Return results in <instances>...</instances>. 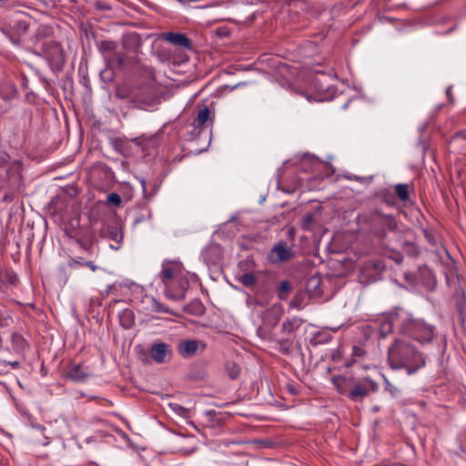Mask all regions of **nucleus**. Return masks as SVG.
<instances>
[{
    "label": "nucleus",
    "instance_id": "8",
    "mask_svg": "<svg viewBox=\"0 0 466 466\" xmlns=\"http://www.w3.org/2000/svg\"><path fill=\"white\" fill-rule=\"evenodd\" d=\"M294 256V251L284 241L276 244L269 252V260L272 263H280L289 260Z\"/></svg>",
    "mask_w": 466,
    "mask_h": 466
},
{
    "label": "nucleus",
    "instance_id": "50",
    "mask_svg": "<svg viewBox=\"0 0 466 466\" xmlns=\"http://www.w3.org/2000/svg\"><path fill=\"white\" fill-rule=\"evenodd\" d=\"M49 443H50V441H49V439H48L47 437H45V441H44L43 442H41V444H42L43 446H46V445H48Z\"/></svg>",
    "mask_w": 466,
    "mask_h": 466
},
{
    "label": "nucleus",
    "instance_id": "55",
    "mask_svg": "<svg viewBox=\"0 0 466 466\" xmlns=\"http://www.w3.org/2000/svg\"><path fill=\"white\" fill-rule=\"evenodd\" d=\"M238 414L240 416H252V414H250V413H244V412H238Z\"/></svg>",
    "mask_w": 466,
    "mask_h": 466
},
{
    "label": "nucleus",
    "instance_id": "56",
    "mask_svg": "<svg viewBox=\"0 0 466 466\" xmlns=\"http://www.w3.org/2000/svg\"><path fill=\"white\" fill-rule=\"evenodd\" d=\"M134 142H135L136 145H140V138H138V137L135 138Z\"/></svg>",
    "mask_w": 466,
    "mask_h": 466
},
{
    "label": "nucleus",
    "instance_id": "18",
    "mask_svg": "<svg viewBox=\"0 0 466 466\" xmlns=\"http://www.w3.org/2000/svg\"><path fill=\"white\" fill-rule=\"evenodd\" d=\"M106 234L112 240H114L118 245L122 242L124 238L122 226L117 222L107 226Z\"/></svg>",
    "mask_w": 466,
    "mask_h": 466
},
{
    "label": "nucleus",
    "instance_id": "29",
    "mask_svg": "<svg viewBox=\"0 0 466 466\" xmlns=\"http://www.w3.org/2000/svg\"><path fill=\"white\" fill-rule=\"evenodd\" d=\"M381 194V198H382V200L389 206H394L396 201H395V197L394 195L388 189H385V190H382L380 192Z\"/></svg>",
    "mask_w": 466,
    "mask_h": 466
},
{
    "label": "nucleus",
    "instance_id": "24",
    "mask_svg": "<svg viewBox=\"0 0 466 466\" xmlns=\"http://www.w3.org/2000/svg\"><path fill=\"white\" fill-rule=\"evenodd\" d=\"M22 416L27 419L28 424L31 427L38 429L41 431H44L45 427L36 421L35 416L29 411V410H22Z\"/></svg>",
    "mask_w": 466,
    "mask_h": 466
},
{
    "label": "nucleus",
    "instance_id": "26",
    "mask_svg": "<svg viewBox=\"0 0 466 466\" xmlns=\"http://www.w3.org/2000/svg\"><path fill=\"white\" fill-rule=\"evenodd\" d=\"M226 370H227L228 375L229 376V378L231 380L237 379L240 372V369H239L238 365H237L235 362H230V361L227 362Z\"/></svg>",
    "mask_w": 466,
    "mask_h": 466
},
{
    "label": "nucleus",
    "instance_id": "49",
    "mask_svg": "<svg viewBox=\"0 0 466 466\" xmlns=\"http://www.w3.org/2000/svg\"><path fill=\"white\" fill-rule=\"evenodd\" d=\"M143 220H144V218L142 217H137L135 218L134 224L137 225V224L142 222Z\"/></svg>",
    "mask_w": 466,
    "mask_h": 466
},
{
    "label": "nucleus",
    "instance_id": "22",
    "mask_svg": "<svg viewBox=\"0 0 466 466\" xmlns=\"http://www.w3.org/2000/svg\"><path fill=\"white\" fill-rule=\"evenodd\" d=\"M291 289V285L289 280H283L279 283L278 288V298L280 300H285Z\"/></svg>",
    "mask_w": 466,
    "mask_h": 466
},
{
    "label": "nucleus",
    "instance_id": "2",
    "mask_svg": "<svg viewBox=\"0 0 466 466\" xmlns=\"http://www.w3.org/2000/svg\"><path fill=\"white\" fill-rule=\"evenodd\" d=\"M388 362L392 370H405L413 375L426 366V357L407 339L395 338L388 348Z\"/></svg>",
    "mask_w": 466,
    "mask_h": 466
},
{
    "label": "nucleus",
    "instance_id": "36",
    "mask_svg": "<svg viewBox=\"0 0 466 466\" xmlns=\"http://www.w3.org/2000/svg\"><path fill=\"white\" fill-rule=\"evenodd\" d=\"M110 58L113 61H115L119 66H122L125 63L124 56L116 52H115Z\"/></svg>",
    "mask_w": 466,
    "mask_h": 466
},
{
    "label": "nucleus",
    "instance_id": "19",
    "mask_svg": "<svg viewBox=\"0 0 466 466\" xmlns=\"http://www.w3.org/2000/svg\"><path fill=\"white\" fill-rule=\"evenodd\" d=\"M209 115H210V110L208 106H204L203 108H201L198 111L197 117L194 119V123H193L194 127L197 128H200V127H204V125L209 119Z\"/></svg>",
    "mask_w": 466,
    "mask_h": 466
},
{
    "label": "nucleus",
    "instance_id": "9",
    "mask_svg": "<svg viewBox=\"0 0 466 466\" xmlns=\"http://www.w3.org/2000/svg\"><path fill=\"white\" fill-rule=\"evenodd\" d=\"M378 228H384L388 233L393 234L395 240H400L402 230L399 228V223L394 216L390 214H380L378 218Z\"/></svg>",
    "mask_w": 466,
    "mask_h": 466
},
{
    "label": "nucleus",
    "instance_id": "52",
    "mask_svg": "<svg viewBox=\"0 0 466 466\" xmlns=\"http://www.w3.org/2000/svg\"><path fill=\"white\" fill-rule=\"evenodd\" d=\"M10 365H11L13 368H17V367L19 366V362H18V361L10 362Z\"/></svg>",
    "mask_w": 466,
    "mask_h": 466
},
{
    "label": "nucleus",
    "instance_id": "46",
    "mask_svg": "<svg viewBox=\"0 0 466 466\" xmlns=\"http://www.w3.org/2000/svg\"><path fill=\"white\" fill-rule=\"evenodd\" d=\"M457 137H462L466 139V130H461L456 133L455 135Z\"/></svg>",
    "mask_w": 466,
    "mask_h": 466
},
{
    "label": "nucleus",
    "instance_id": "20",
    "mask_svg": "<svg viewBox=\"0 0 466 466\" xmlns=\"http://www.w3.org/2000/svg\"><path fill=\"white\" fill-rule=\"evenodd\" d=\"M307 298L308 296L306 292L302 290L298 291L290 301V307L297 309H302L306 306Z\"/></svg>",
    "mask_w": 466,
    "mask_h": 466
},
{
    "label": "nucleus",
    "instance_id": "40",
    "mask_svg": "<svg viewBox=\"0 0 466 466\" xmlns=\"http://www.w3.org/2000/svg\"><path fill=\"white\" fill-rule=\"evenodd\" d=\"M6 316L5 312L3 309H0V327L5 326L6 323Z\"/></svg>",
    "mask_w": 466,
    "mask_h": 466
},
{
    "label": "nucleus",
    "instance_id": "57",
    "mask_svg": "<svg viewBox=\"0 0 466 466\" xmlns=\"http://www.w3.org/2000/svg\"><path fill=\"white\" fill-rule=\"evenodd\" d=\"M294 233V228L289 229V234L291 236Z\"/></svg>",
    "mask_w": 466,
    "mask_h": 466
},
{
    "label": "nucleus",
    "instance_id": "37",
    "mask_svg": "<svg viewBox=\"0 0 466 466\" xmlns=\"http://www.w3.org/2000/svg\"><path fill=\"white\" fill-rule=\"evenodd\" d=\"M140 184L142 186V188H143V193H144V196L146 198H149L151 197L154 196L155 192H151V193H147V182H146V179L145 178H141L140 179Z\"/></svg>",
    "mask_w": 466,
    "mask_h": 466
},
{
    "label": "nucleus",
    "instance_id": "27",
    "mask_svg": "<svg viewBox=\"0 0 466 466\" xmlns=\"http://www.w3.org/2000/svg\"><path fill=\"white\" fill-rule=\"evenodd\" d=\"M298 328L299 325L296 320L287 319L282 323L281 331L283 333H292Z\"/></svg>",
    "mask_w": 466,
    "mask_h": 466
},
{
    "label": "nucleus",
    "instance_id": "6",
    "mask_svg": "<svg viewBox=\"0 0 466 466\" xmlns=\"http://www.w3.org/2000/svg\"><path fill=\"white\" fill-rule=\"evenodd\" d=\"M183 265L177 260L165 259L162 263V269L158 273V278L167 287H170L174 279L182 273Z\"/></svg>",
    "mask_w": 466,
    "mask_h": 466
},
{
    "label": "nucleus",
    "instance_id": "17",
    "mask_svg": "<svg viewBox=\"0 0 466 466\" xmlns=\"http://www.w3.org/2000/svg\"><path fill=\"white\" fill-rule=\"evenodd\" d=\"M332 339V335L329 329H322L315 332L310 338V344L314 347L329 343Z\"/></svg>",
    "mask_w": 466,
    "mask_h": 466
},
{
    "label": "nucleus",
    "instance_id": "4",
    "mask_svg": "<svg viewBox=\"0 0 466 466\" xmlns=\"http://www.w3.org/2000/svg\"><path fill=\"white\" fill-rule=\"evenodd\" d=\"M374 236L378 238L383 254L397 264H401L403 255L400 250V242L394 239L393 234L388 233L384 228H374Z\"/></svg>",
    "mask_w": 466,
    "mask_h": 466
},
{
    "label": "nucleus",
    "instance_id": "11",
    "mask_svg": "<svg viewBox=\"0 0 466 466\" xmlns=\"http://www.w3.org/2000/svg\"><path fill=\"white\" fill-rule=\"evenodd\" d=\"M149 355L157 363H165L172 357L170 346L165 342H155L149 349Z\"/></svg>",
    "mask_w": 466,
    "mask_h": 466
},
{
    "label": "nucleus",
    "instance_id": "30",
    "mask_svg": "<svg viewBox=\"0 0 466 466\" xmlns=\"http://www.w3.org/2000/svg\"><path fill=\"white\" fill-rule=\"evenodd\" d=\"M384 382L385 390L390 392L392 397H398L400 391V389L394 386L392 383H390V381L387 378H384Z\"/></svg>",
    "mask_w": 466,
    "mask_h": 466
},
{
    "label": "nucleus",
    "instance_id": "58",
    "mask_svg": "<svg viewBox=\"0 0 466 466\" xmlns=\"http://www.w3.org/2000/svg\"><path fill=\"white\" fill-rule=\"evenodd\" d=\"M310 281H316V282H317V284H319V279H310Z\"/></svg>",
    "mask_w": 466,
    "mask_h": 466
},
{
    "label": "nucleus",
    "instance_id": "47",
    "mask_svg": "<svg viewBox=\"0 0 466 466\" xmlns=\"http://www.w3.org/2000/svg\"><path fill=\"white\" fill-rule=\"evenodd\" d=\"M96 402L97 405H100V406H106L107 405V400H96Z\"/></svg>",
    "mask_w": 466,
    "mask_h": 466
},
{
    "label": "nucleus",
    "instance_id": "13",
    "mask_svg": "<svg viewBox=\"0 0 466 466\" xmlns=\"http://www.w3.org/2000/svg\"><path fill=\"white\" fill-rule=\"evenodd\" d=\"M160 38L172 44L175 46L183 47L185 49L192 48V41L184 33H162Z\"/></svg>",
    "mask_w": 466,
    "mask_h": 466
},
{
    "label": "nucleus",
    "instance_id": "23",
    "mask_svg": "<svg viewBox=\"0 0 466 466\" xmlns=\"http://www.w3.org/2000/svg\"><path fill=\"white\" fill-rule=\"evenodd\" d=\"M134 314L129 309H125L120 316V323L125 329L131 328L133 324Z\"/></svg>",
    "mask_w": 466,
    "mask_h": 466
},
{
    "label": "nucleus",
    "instance_id": "61",
    "mask_svg": "<svg viewBox=\"0 0 466 466\" xmlns=\"http://www.w3.org/2000/svg\"><path fill=\"white\" fill-rule=\"evenodd\" d=\"M3 5V0H0V5Z\"/></svg>",
    "mask_w": 466,
    "mask_h": 466
},
{
    "label": "nucleus",
    "instance_id": "42",
    "mask_svg": "<svg viewBox=\"0 0 466 466\" xmlns=\"http://www.w3.org/2000/svg\"><path fill=\"white\" fill-rule=\"evenodd\" d=\"M155 309L158 312H166V309L164 306L157 301H155Z\"/></svg>",
    "mask_w": 466,
    "mask_h": 466
},
{
    "label": "nucleus",
    "instance_id": "39",
    "mask_svg": "<svg viewBox=\"0 0 466 466\" xmlns=\"http://www.w3.org/2000/svg\"><path fill=\"white\" fill-rule=\"evenodd\" d=\"M104 435L100 432H97L96 435L94 436H90V437H87L86 438L85 441L86 443H91V442H94V441H96L98 439H101Z\"/></svg>",
    "mask_w": 466,
    "mask_h": 466
},
{
    "label": "nucleus",
    "instance_id": "31",
    "mask_svg": "<svg viewBox=\"0 0 466 466\" xmlns=\"http://www.w3.org/2000/svg\"><path fill=\"white\" fill-rule=\"evenodd\" d=\"M217 416L216 410H205L203 412V417L206 420V423L209 424L210 426H214L213 420Z\"/></svg>",
    "mask_w": 466,
    "mask_h": 466
},
{
    "label": "nucleus",
    "instance_id": "59",
    "mask_svg": "<svg viewBox=\"0 0 466 466\" xmlns=\"http://www.w3.org/2000/svg\"><path fill=\"white\" fill-rule=\"evenodd\" d=\"M110 248H114V249H118L119 248V246H113L112 244L110 245Z\"/></svg>",
    "mask_w": 466,
    "mask_h": 466
},
{
    "label": "nucleus",
    "instance_id": "54",
    "mask_svg": "<svg viewBox=\"0 0 466 466\" xmlns=\"http://www.w3.org/2000/svg\"><path fill=\"white\" fill-rule=\"evenodd\" d=\"M374 267H375L376 268H381V262H380V261L376 262V263L374 264Z\"/></svg>",
    "mask_w": 466,
    "mask_h": 466
},
{
    "label": "nucleus",
    "instance_id": "16",
    "mask_svg": "<svg viewBox=\"0 0 466 466\" xmlns=\"http://www.w3.org/2000/svg\"><path fill=\"white\" fill-rule=\"evenodd\" d=\"M198 348V341L191 339V340H183L178 344V352L183 358H189L193 356Z\"/></svg>",
    "mask_w": 466,
    "mask_h": 466
},
{
    "label": "nucleus",
    "instance_id": "14",
    "mask_svg": "<svg viewBox=\"0 0 466 466\" xmlns=\"http://www.w3.org/2000/svg\"><path fill=\"white\" fill-rule=\"evenodd\" d=\"M398 241L400 242L401 254L405 253L410 258H416L419 255L420 250L418 246L413 241L405 238L403 233L401 234L400 240Z\"/></svg>",
    "mask_w": 466,
    "mask_h": 466
},
{
    "label": "nucleus",
    "instance_id": "34",
    "mask_svg": "<svg viewBox=\"0 0 466 466\" xmlns=\"http://www.w3.org/2000/svg\"><path fill=\"white\" fill-rule=\"evenodd\" d=\"M107 201L111 205L119 206L122 202V199L117 193L113 192L107 195Z\"/></svg>",
    "mask_w": 466,
    "mask_h": 466
},
{
    "label": "nucleus",
    "instance_id": "15",
    "mask_svg": "<svg viewBox=\"0 0 466 466\" xmlns=\"http://www.w3.org/2000/svg\"><path fill=\"white\" fill-rule=\"evenodd\" d=\"M96 47L98 51L102 54V56L108 59L113 54L116 52L117 44L113 40H100L96 42Z\"/></svg>",
    "mask_w": 466,
    "mask_h": 466
},
{
    "label": "nucleus",
    "instance_id": "12",
    "mask_svg": "<svg viewBox=\"0 0 466 466\" xmlns=\"http://www.w3.org/2000/svg\"><path fill=\"white\" fill-rule=\"evenodd\" d=\"M90 375L89 368L78 363H71L66 372V378L77 383L85 382Z\"/></svg>",
    "mask_w": 466,
    "mask_h": 466
},
{
    "label": "nucleus",
    "instance_id": "48",
    "mask_svg": "<svg viewBox=\"0 0 466 466\" xmlns=\"http://www.w3.org/2000/svg\"><path fill=\"white\" fill-rule=\"evenodd\" d=\"M260 443H262L265 447H270L271 441L268 440L260 441Z\"/></svg>",
    "mask_w": 466,
    "mask_h": 466
},
{
    "label": "nucleus",
    "instance_id": "1",
    "mask_svg": "<svg viewBox=\"0 0 466 466\" xmlns=\"http://www.w3.org/2000/svg\"><path fill=\"white\" fill-rule=\"evenodd\" d=\"M393 329L404 337L411 338L421 346L431 344L438 338V331L433 324L414 317L410 312L397 308L381 319L379 326L380 338L385 339Z\"/></svg>",
    "mask_w": 466,
    "mask_h": 466
},
{
    "label": "nucleus",
    "instance_id": "45",
    "mask_svg": "<svg viewBox=\"0 0 466 466\" xmlns=\"http://www.w3.org/2000/svg\"><path fill=\"white\" fill-rule=\"evenodd\" d=\"M14 339L17 340V343L21 344L22 347L26 344L25 340L19 335L14 336Z\"/></svg>",
    "mask_w": 466,
    "mask_h": 466
},
{
    "label": "nucleus",
    "instance_id": "5",
    "mask_svg": "<svg viewBox=\"0 0 466 466\" xmlns=\"http://www.w3.org/2000/svg\"><path fill=\"white\" fill-rule=\"evenodd\" d=\"M379 385L370 378H364L358 381L347 393L348 397L353 401H361L371 392L377 391Z\"/></svg>",
    "mask_w": 466,
    "mask_h": 466
},
{
    "label": "nucleus",
    "instance_id": "25",
    "mask_svg": "<svg viewBox=\"0 0 466 466\" xmlns=\"http://www.w3.org/2000/svg\"><path fill=\"white\" fill-rule=\"evenodd\" d=\"M238 281L245 287L249 288L257 282V278L252 273H244L238 277Z\"/></svg>",
    "mask_w": 466,
    "mask_h": 466
},
{
    "label": "nucleus",
    "instance_id": "3",
    "mask_svg": "<svg viewBox=\"0 0 466 466\" xmlns=\"http://www.w3.org/2000/svg\"><path fill=\"white\" fill-rule=\"evenodd\" d=\"M39 53L46 58L51 69L61 71L66 63V55L62 46L53 40H45L39 45Z\"/></svg>",
    "mask_w": 466,
    "mask_h": 466
},
{
    "label": "nucleus",
    "instance_id": "51",
    "mask_svg": "<svg viewBox=\"0 0 466 466\" xmlns=\"http://www.w3.org/2000/svg\"><path fill=\"white\" fill-rule=\"evenodd\" d=\"M354 179L357 181H361V182L367 180L366 177H357V176H354Z\"/></svg>",
    "mask_w": 466,
    "mask_h": 466
},
{
    "label": "nucleus",
    "instance_id": "53",
    "mask_svg": "<svg viewBox=\"0 0 466 466\" xmlns=\"http://www.w3.org/2000/svg\"><path fill=\"white\" fill-rule=\"evenodd\" d=\"M168 405H169V408H178V409L183 408L182 406H180V405H178V404H175V405H173L172 403H169Z\"/></svg>",
    "mask_w": 466,
    "mask_h": 466
},
{
    "label": "nucleus",
    "instance_id": "44",
    "mask_svg": "<svg viewBox=\"0 0 466 466\" xmlns=\"http://www.w3.org/2000/svg\"><path fill=\"white\" fill-rule=\"evenodd\" d=\"M85 266L88 267L92 271H96L97 269V266L92 261H86Z\"/></svg>",
    "mask_w": 466,
    "mask_h": 466
},
{
    "label": "nucleus",
    "instance_id": "35",
    "mask_svg": "<svg viewBox=\"0 0 466 466\" xmlns=\"http://www.w3.org/2000/svg\"><path fill=\"white\" fill-rule=\"evenodd\" d=\"M278 343L279 344V347H280V350L282 352L284 353H288L289 351V347H290V340L288 339H279L278 341Z\"/></svg>",
    "mask_w": 466,
    "mask_h": 466
},
{
    "label": "nucleus",
    "instance_id": "43",
    "mask_svg": "<svg viewBox=\"0 0 466 466\" xmlns=\"http://www.w3.org/2000/svg\"><path fill=\"white\" fill-rule=\"evenodd\" d=\"M446 96L448 97V99L450 100L451 103H453V96H452V93H451V86H449L447 89H446Z\"/></svg>",
    "mask_w": 466,
    "mask_h": 466
},
{
    "label": "nucleus",
    "instance_id": "28",
    "mask_svg": "<svg viewBox=\"0 0 466 466\" xmlns=\"http://www.w3.org/2000/svg\"><path fill=\"white\" fill-rule=\"evenodd\" d=\"M188 308H190V309H188V311L193 314H196V315L202 314L205 309V308L200 300L192 301V303L188 306Z\"/></svg>",
    "mask_w": 466,
    "mask_h": 466
},
{
    "label": "nucleus",
    "instance_id": "10",
    "mask_svg": "<svg viewBox=\"0 0 466 466\" xmlns=\"http://www.w3.org/2000/svg\"><path fill=\"white\" fill-rule=\"evenodd\" d=\"M282 317V309L280 307L273 306L268 309L263 315V326L259 327L258 332L262 334L266 329H273L279 324Z\"/></svg>",
    "mask_w": 466,
    "mask_h": 466
},
{
    "label": "nucleus",
    "instance_id": "32",
    "mask_svg": "<svg viewBox=\"0 0 466 466\" xmlns=\"http://www.w3.org/2000/svg\"><path fill=\"white\" fill-rule=\"evenodd\" d=\"M136 99L138 103L144 106H153L157 98L154 97L152 95L145 98L141 95H137Z\"/></svg>",
    "mask_w": 466,
    "mask_h": 466
},
{
    "label": "nucleus",
    "instance_id": "60",
    "mask_svg": "<svg viewBox=\"0 0 466 466\" xmlns=\"http://www.w3.org/2000/svg\"><path fill=\"white\" fill-rule=\"evenodd\" d=\"M37 413H40L41 410H35Z\"/></svg>",
    "mask_w": 466,
    "mask_h": 466
},
{
    "label": "nucleus",
    "instance_id": "38",
    "mask_svg": "<svg viewBox=\"0 0 466 466\" xmlns=\"http://www.w3.org/2000/svg\"><path fill=\"white\" fill-rule=\"evenodd\" d=\"M171 411H173L174 413H176V414H177L179 416L187 417V416H189L191 410H186V409H183V410H171Z\"/></svg>",
    "mask_w": 466,
    "mask_h": 466
},
{
    "label": "nucleus",
    "instance_id": "21",
    "mask_svg": "<svg viewBox=\"0 0 466 466\" xmlns=\"http://www.w3.org/2000/svg\"><path fill=\"white\" fill-rule=\"evenodd\" d=\"M394 188L395 194L400 201L407 202L410 200L409 186L407 184H397Z\"/></svg>",
    "mask_w": 466,
    "mask_h": 466
},
{
    "label": "nucleus",
    "instance_id": "7",
    "mask_svg": "<svg viewBox=\"0 0 466 466\" xmlns=\"http://www.w3.org/2000/svg\"><path fill=\"white\" fill-rule=\"evenodd\" d=\"M188 287V279L183 275L182 272L174 279V282L171 283V286L167 287L165 290L168 298L174 300H182L185 299Z\"/></svg>",
    "mask_w": 466,
    "mask_h": 466
},
{
    "label": "nucleus",
    "instance_id": "33",
    "mask_svg": "<svg viewBox=\"0 0 466 466\" xmlns=\"http://www.w3.org/2000/svg\"><path fill=\"white\" fill-rule=\"evenodd\" d=\"M314 221V216L312 213L306 214L301 220V226L304 229H309Z\"/></svg>",
    "mask_w": 466,
    "mask_h": 466
},
{
    "label": "nucleus",
    "instance_id": "41",
    "mask_svg": "<svg viewBox=\"0 0 466 466\" xmlns=\"http://www.w3.org/2000/svg\"><path fill=\"white\" fill-rule=\"evenodd\" d=\"M83 265H85V262H81L78 259H72L69 262V266L72 267V268H76L77 266H83Z\"/></svg>",
    "mask_w": 466,
    "mask_h": 466
}]
</instances>
